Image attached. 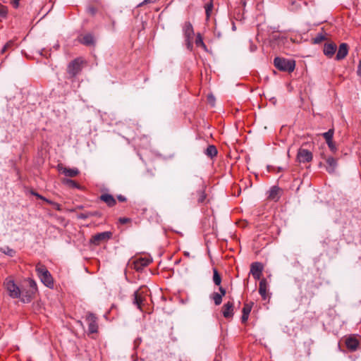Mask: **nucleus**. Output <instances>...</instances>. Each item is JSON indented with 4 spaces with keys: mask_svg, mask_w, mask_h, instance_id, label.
Listing matches in <instances>:
<instances>
[{
    "mask_svg": "<svg viewBox=\"0 0 361 361\" xmlns=\"http://www.w3.org/2000/svg\"><path fill=\"white\" fill-rule=\"evenodd\" d=\"M151 262L152 259L148 257H140L135 261V267L137 269H141L149 265Z\"/></svg>",
    "mask_w": 361,
    "mask_h": 361,
    "instance_id": "15",
    "label": "nucleus"
},
{
    "mask_svg": "<svg viewBox=\"0 0 361 361\" xmlns=\"http://www.w3.org/2000/svg\"><path fill=\"white\" fill-rule=\"evenodd\" d=\"M7 11L5 8L0 9V16L4 17L6 16Z\"/></svg>",
    "mask_w": 361,
    "mask_h": 361,
    "instance_id": "42",
    "label": "nucleus"
},
{
    "mask_svg": "<svg viewBox=\"0 0 361 361\" xmlns=\"http://www.w3.org/2000/svg\"><path fill=\"white\" fill-rule=\"evenodd\" d=\"M35 293L30 290L29 288H23L20 289V295L18 298L23 302L28 303L31 301Z\"/></svg>",
    "mask_w": 361,
    "mask_h": 361,
    "instance_id": "8",
    "label": "nucleus"
},
{
    "mask_svg": "<svg viewBox=\"0 0 361 361\" xmlns=\"http://www.w3.org/2000/svg\"><path fill=\"white\" fill-rule=\"evenodd\" d=\"M111 235L112 233L110 231L99 233L92 237L90 243L94 245H99L100 243L109 240Z\"/></svg>",
    "mask_w": 361,
    "mask_h": 361,
    "instance_id": "4",
    "label": "nucleus"
},
{
    "mask_svg": "<svg viewBox=\"0 0 361 361\" xmlns=\"http://www.w3.org/2000/svg\"><path fill=\"white\" fill-rule=\"evenodd\" d=\"M326 161L327 164L326 171L329 173H334L338 165L337 160L332 157H329L326 158Z\"/></svg>",
    "mask_w": 361,
    "mask_h": 361,
    "instance_id": "13",
    "label": "nucleus"
},
{
    "mask_svg": "<svg viewBox=\"0 0 361 361\" xmlns=\"http://www.w3.org/2000/svg\"><path fill=\"white\" fill-rule=\"evenodd\" d=\"M334 130L333 128L329 129L327 132H325L322 134L323 137L325 139L326 142H331L333 140Z\"/></svg>",
    "mask_w": 361,
    "mask_h": 361,
    "instance_id": "24",
    "label": "nucleus"
},
{
    "mask_svg": "<svg viewBox=\"0 0 361 361\" xmlns=\"http://www.w3.org/2000/svg\"><path fill=\"white\" fill-rule=\"evenodd\" d=\"M35 270L41 282L45 286L48 288H52L54 286L53 278L44 265L42 264L41 263L37 264Z\"/></svg>",
    "mask_w": 361,
    "mask_h": 361,
    "instance_id": "1",
    "label": "nucleus"
},
{
    "mask_svg": "<svg viewBox=\"0 0 361 361\" xmlns=\"http://www.w3.org/2000/svg\"><path fill=\"white\" fill-rule=\"evenodd\" d=\"M0 251L10 257H13L16 253V251L9 247H1L0 248Z\"/></svg>",
    "mask_w": 361,
    "mask_h": 361,
    "instance_id": "27",
    "label": "nucleus"
},
{
    "mask_svg": "<svg viewBox=\"0 0 361 361\" xmlns=\"http://www.w3.org/2000/svg\"><path fill=\"white\" fill-rule=\"evenodd\" d=\"M248 317H249V314H244V313H243V315H242V322H247V320L248 319Z\"/></svg>",
    "mask_w": 361,
    "mask_h": 361,
    "instance_id": "43",
    "label": "nucleus"
},
{
    "mask_svg": "<svg viewBox=\"0 0 361 361\" xmlns=\"http://www.w3.org/2000/svg\"><path fill=\"white\" fill-rule=\"evenodd\" d=\"M183 31H184L185 37L188 39L192 38V36L194 35V31H193V28H192V26L190 23H188V22L185 23L184 27H183Z\"/></svg>",
    "mask_w": 361,
    "mask_h": 361,
    "instance_id": "18",
    "label": "nucleus"
},
{
    "mask_svg": "<svg viewBox=\"0 0 361 361\" xmlns=\"http://www.w3.org/2000/svg\"><path fill=\"white\" fill-rule=\"evenodd\" d=\"M28 285H29L28 288H30V290H31L32 292L36 293L37 290L36 282L34 280H32V279H29L28 280Z\"/></svg>",
    "mask_w": 361,
    "mask_h": 361,
    "instance_id": "30",
    "label": "nucleus"
},
{
    "mask_svg": "<svg viewBox=\"0 0 361 361\" xmlns=\"http://www.w3.org/2000/svg\"><path fill=\"white\" fill-rule=\"evenodd\" d=\"M206 199V195L203 190H201L199 193L198 202L202 203Z\"/></svg>",
    "mask_w": 361,
    "mask_h": 361,
    "instance_id": "34",
    "label": "nucleus"
},
{
    "mask_svg": "<svg viewBox=\"0 0 361 361\" xmlns=\"http://www.w3.org/2000/svg\"><path fill=\"white\" fill-rule=\"evenodd\" d=\"M120 221L123 224H126L128 221V219H126V218L121 219Z\"/></svg>",
    "mask_w": 361,
    "mask_h": 361,
    "instance_id": "49",
    "label": "nucleus"
},
{
    "mask_svg": "<svg viewBox=\"0 0 361 361\" xmlns=\"http://www.w3.org/2000/svg\"><path fill=\"white\" fill-rule=\"evenodd\" d=\"M324 39H325V37L322 34H319L314 38V42L319 43V42H322L323 40H324Z\"/></svg>",
    "mask_w": 361,
    "mask_h": 361,
    "instance_id": "36",
    "label": "nucleus"
},
{
    "mask_svg": "<svg viewBox=\"0 0 361 361\" xmlns=\"http://www.w3.org/2000/svg\"><path fill=\"white\" fill-rule=\"evenodd\" d=\"M86 321L88 324V330L91 334L97 332L98 325L97 319L92 313H89L86 317Z\"/></svg>",
    "mask_w": 361,
    "mask_h": 361,
    "instance_id": "7",
    "label": "nucleus"
},
{
    "mask_svg": "<svg viewBox=\"0 0 361 361\" xmlns=\"http://www.w3.org/2000/svg\"><path fill=\"white\" fill-rule=\"evenodd\" d=\"M13 44V42L11 41L7 42L4 46V47L2 48L1 49V53H4L7 49H8L9 47H11V45Z\"/></svg>",
    "mask_w": 361,
    "mask_h": 361,
    "instance_id": "38",
    "label": "nucleus"
},
{
    "mask_svg": "<svg viewBox=\"0 0 361 361\" xmlns=\"http://www.w3.org/2000/svg\"><path fill=\"white\" fill-rule=\"evenodd\" d=\"M213 9V4L212 3L207 4L205 6V12L207 17L209 18L210 16V13L212 12Z\"/></svg>",
    "mask_w": 361,
    "mask_h": 361,
    "instance_id": "31",
    "label": "nucleus"
},
{
    "mask_svg": "<svg viewBox=\"0 0 361 361\" xmlns=\"http://www.w3.org/2000/svg\"><path fill=\"white\" fill-rule=\"evenodd\" d=\"M157 0H144L140 4V6L141 5H143V4H148V3H154Z\"/></svg>",
    "mask_w": 361,
    "mask_h": 361,
    "instance_id": "44",
    "label": "nucleus"
},
{
    "mask_svg": "<svg viewBox=\"0 0 361 361\" xmlns=\"http://www.w3.org/2000/svg\"><path fill=\"white\" fill-rule=\"evenodd\" d=\"M223 315L225 318H231L233 315V303L228 302L223 306Z\"/></svg>",
    "mask_w": 361,
    "mask_h": 361,
    "instance_id": "11",
    "label": "nucleus"
},
{
    "mask_svg": "<svg viewBox=\"0 0 361 361\" xmlns=\"http://www.w3.org/2000/svg\"><path fill=\"white\" fill-rule=\"evenodd\" d=\"M357 73L359 76L361 77V60L360 61L357 66Z\"/></svg>",
    "mask_w": 361,
    "mask_h": 361,
    "instance_id": "41",
    "label": "nucleus"
},
{
    "mask_svg": "<svg viewBox=\"0 0 361 361\" xmlns=\"http://www.w3.org/2000/svg\"><path fill=\"white\" fill-rule=\"evenodd\" d=\"M185 255H186V256H189V252H185Z\"/></svg>",
    "mask_w": 361,
    "mask_h": 361,
    "instance_id": "52",
    "label": "nucleus"
},
{
    "mask_svg": "<svg viewBox=\"0 0 361 361\" xmlns=\"http://www.w3.org/2000/svg\"><path fill=\"white\" fill-rule=\"evenodd\" d=\"M256 49H257L256 46H255V45H251V47H250V49H251V51H255V50H256Z\"/></svg>",
    "mask_w": 361,
    "mask_h": 361,
    "instance_id": "51",
    "label": "nucleus"
},
{
    "mask_svg": "<svg viewBox=\"0 0 361 361\" xmlns=\"http://www.w3.org/2000/svg\"><path fill=\"white\" fill-rule=\"evenodd\" d=\"M345 344L348 349L355 350L357 348L358 341L354 338H348L346 339Z\"/></svg>",
    "mask_w": 361,
    "mask_h": 361,
    "instance_id": "20",
    "label": "nucleus"
},
{
    "mask_svg": "<svg viewBox=\"0 0 361 361\" xmlns=\"http://www.w3.org/2000/svg\"><path fill=\"white\" fill-rule=\"evenodd\" d=\"M336 51V45L333 43L325 44L324 54L329 58H331Z\"/></svg>",
    "mask_w": 361,
    "mask_h": 361,
    "instance_id": "14",
    "label": "nucleus"
},
{
    "mask_svg": "<svg viewBox=\"0 0 361 361\" xmlns=\"http://www.w3.org/2000/svg\"><path fill=\"white\" fill-rule=\"evenodd\" d=\"M80 42L85 45H92L94 42V36L92 34H87L80 39Z\"/></svg>",
    "mask_w": 361,
    "mask_h": 361,
    "instance_id": "19",
    "label": "nucleus"
},
{
    "mask_svg": "<svg viewBox=\"0 0 361 361\" xmlns=\"http://www.w3.org/2000/svg\"><path fill=\"white\" fill-rule=\"evenodd\" d=\"M118 199L120 201H121V202H123V201H125V200H126V197H123V196H122V195H118Z\"/></svg>",
    "mask_w": 361,
    "mask_h": 361,
    "instance_id": "48",
    "label": "nucleus"
},
{
    "mask_svg": "<svg viewBox=\"0 0 361 361\" xmlns=\"http://www.w3.org/2000/svg\"><path fill=\"white\" fill-rule=\"evenodd\" d=\"M328 147L332 152H336L337 150V147L336 144L331 140V142H326Z\"/></svg>",
    "mask_w": 361,
    "mask_h": 361,
    "instance_id": "33",
    "label": "nucleus"
},
{
    "mask_svg": "<svg viewBox=\"0 0 361 361\" xmlns=\"http://www.w3.org/2000/svg\"><path fill=\"white\" fill-rule=\"evenodd\" d=\"M274 63L279 70L289 73L293 71L295 67V61L280 57H276Z\"/></svg>",
    "mask_w": 361,
    "mask_h": 361,
    "instance_id": "2",
    "label": "nucleus"
},
{
    "mask_svg": "<svg viewBox=\"0 0 361 361\" xmlns=\"http://www.w3.org/2000/svg\"><path fill=\"white\" fill-rule=\"evenodd\" d=\"M195 44L197 46H202V47H205V45L203 42V39L200 34H198L196 37Z\"/></svg>",
    "mask_w": 361,
    "mask_h": 361,
    "instance_id": "32",
    "label": "nucleus"
},
{
    "mask_svg": "<svg viewBox=\"0 0 361 361\" xmlns=\"http://www.w3.org/2000/svg\"><path fill=\"white\" fill-rule=\"evenodd\" d=\"M213 281L215 285L220 286L221 278L216 269H213Z\"/></svg>",
    "mask_w": 361,
    "mask_h": 361,
    "instance_id": "23",
    "label": "nucleus"
},
{
    "mask_svg": "<svg viewBox=\"0 0 361 361\" xmlns=\"http://www.w3.org/2000/svg\"><path fill=\"white\" fill-rule=\"evenodd\" d=\"M134 303L137 306V308L141 310V305L142 303V298L140 295L138 291L134 293Z\"/></svg>",
    "mask_w": 361,
    "mask_h": 361,
    "instance_id": "25",
    "label": "nucleus"
},
{
    "mask_svg": "<svg viewBox=\"0 0 361 361\" xmlns=\"http://www.w3.org/2000/svg\"><path fill=\"white\" fill-rule=\"evenodd\" d=\"M212 298L216 305H220L222 302V295H220L219 293H214Z\"/></svg>",
    "mask_w": 361,
    "mask_h": 361,
    "instance_id": "28",
    "label": "nucleus"
},
{
    "mask_svg": "<svg viewBox=\"0 0 361 361\" xmlns=\"http://www.w3.org/2000/svg\"><path fill=\"white\" fill-rule=\"evenodd\" d=\"M50 204H53L58 210H60V205L59 204L54 203L53 202H51Z\"/></svg>",
    "mask_w": 361,
    "mask_h": 361,
    "instance_id": "46",
    "label": "nucleus"
},
{
    "mask_svg": "<svg viewBox=\"0 0 361 361\" xmlns=\"http://www.w3.org/2000/svg\"><path fill=\"white\" fill-rule=\"evenodd\" d=\"M11 3L14 8H18L19 6V0H11Z\"/></svg>",
    "mask_w": 361,
    "mask_h": 361,
    "instance_id": "40",
    "label": "nucleus"
},
{
    "mask_svg": "<svg viewBox=\"0 0 361 361\" xmlns=\"http://www.w3.org/2000/svg\"><path fill=\"white\" fill-rule=\"evenodd\" d=\"M88 13H90L92 15H94L96 13V9L94 7H89L87 8Z\"/></svg>",
    "mask_w": 361,
    "mask_h": 361,
    "instance_id": "39",
    "label": "nucleus"
},
{
    "mask_svg": "<svg viewBox=\"0 0 361 361\" xmlns=\"http://www.w3.org/2000/svg\"><path fill=\"white\" fill-rule=\"evenodd\" d=\"M279 188L276 186L272 187L269 193V198L270 200L277 201L279 200Z\"/></svg>",
    "mask_w": 361,
    "mask_h": 361,
    "instance_id": "21",
    "label": "nucleus"
},
{
    "mask_svg": "<svg viewBox=\"0 0 361 361\" xmlns=\"http://www.w3.org/2000/svg\"><path fill=\"white\" fill-rule=\"evenodd\" d=\"M101 200L104 201L109 207H112L116 204V200L111 195L103 194L100 197Z\"/></svg>",
    "mask_w": 361,
    "mask_h": 361,
    "instance_id": "17",
    "label": "nucleus"
},
{
    "mask_svg": "<svg viewBox=\"0 0 361 361\" xmlns=\"http://www.w3.org/2000/svg\"><path fill=\"white\" fill-rule=\"evenodd\" d=\"M82 63V60L80 59H76L73 61L68 66V74L74 77L78 75L81 71V65Z\"/></svg>",
    "mask_w": 361,
    "mask_h": 361,
    "instance_id": "5",
    "label": "nucleus"
},
{
    "mask_svg": "<svg viewBox=\"0 0 361 361\" xmlns=\"http://www.w3.org/2000/svg\"><path fill=\"white\" fill-rule=\"evenodd\" d=\"M63 183L64 184L71 187V188H79L78 184L75 181H74V180H73L71 179L64 178L63 180Z\"/></svg>",
    "mask_w": 361,
    "mask_h": 361,
    "instance_id": "29",
    "label": "nucleus"
},
{
    "mask_svg": "<svg viewBox=\"0 0 361 361\" xmlns=\"http://www.w3.org/2000/svg\"><path fill=\"white\" fill-rule=\"evenodd\" d=\"M312 153L308 149L300 148L297 154V160L300 163L310 162L312 160Z\"/></svg>",
    "mask_w": 361,
    "mask_h": 361,
    "instance_id": "6",
    "label": "nucleus"
},
{
    "mask_svg": "<svg viewBox=\"0 0 361 361\" xmlns=\"http://www.w3.org/2000/svg\"><path fill=\"white\" fill-rule=\"evenodd\" d=\"M267 281L265 279H262L259 281V293L264 300L267 299Z\"/></svg>",
    "mask_w": 361,
    "mask_h": 361,
    "instance_id": "16",
    "label": "nucleus"
},
{
    "mask_svg": "<svg viewBox=\"0 0 361 361\" xmlns=\"http://www.w3.org/2000/svg\"><path fill=\"white\" fill-rule=\"evenodd\" d=\"M97 215H98L97 212H87L81 213V214H78V219H86L90 216H97Z\"/></svg>",
    "mask_w": 361,
    "mask_h": 361,
    "instance_id": "26",
    "label": "nucleus"
},
{
    "mask_svg": "<svg viewBox=\"0 0 361 361\" xmlns=\"http://www.w3.org/2000/svg\"><path fill=\"white\" fill-rule=\"evenodd\" d=\"M205 154L212 158L215 157L217 154V149L215 146L214 145H209L207 148L206 149Z\"/></svg>",
    "mask_w": 361,
    "mask_h": 361,
    "instance_id": "22",
    "label": "nucleus"
},
{
    "mask_svg": "<svg viewBox=\"0 0 361 361\" xmlns=\"http://www.w3.org/2000/svg\"><path fill=\"white\" fill-rule=\"evenodd\" d=\"M219 291H220V295H222V297L226 295V290L222 288V287H219Z\"/></svg>",
    "mask_w": 361,
    "mask_h": 361,
    "instance_id": "45",
    "label": "nucleus"
},
{
    "mask_svg": "<svg viewBox=\"0 0 361 361\" xmlns=\"http://www.w3.org/2000/svg\"><path fill=\"white\" fill-rule=\"evenodd\" d=\"M31 193H32L33 195L36 196L37 197H38V198H39V199H41V200H43L44 201L47 202H48V203H51V201H50V200H47V198H45V197H42V195H40L39 194H38V193H37V192H33V191H32Z\"/></svg>",
    "mask_w": 361,
    "mask_h": 361,
    "instance_id": "37",
    "label": "nucleus"
},
{
    "mask_svg": "<svg viewBox=\"0 0 361 361\" xmlns=\"http://www.w3.org/2000/svg\"><path fill=\"white\" fill-rule=\"evenodd\" d=\"M295 4H297V5H296L295 8H291L292 10H293V9H297L298 7H300V6H298V4H297V3H296V2H295V1H293V2H292V5L293 6V5H295Z\"/></svg>",
    "mask_w": 361,
    "mask_h": 361,
    "instance_id": "50",
    "label": "nucleus"
},
{
    "mask_svg": "<svg viewBox=\"0 0 361 361\" xmlns=\"http://www.w3.org/2000/svg\"><path fill=\"white\" fill-rule=\"evenodd\" d=\"M58 169L60 172L68 177H75L79 174V170L76 168L68 169L63 167L61 164L58 165Z\"/></svg>",
    "mask_w": 361,
    "mask_h": 361,
    "instance_id": "10",
    "label": "nucleus"
},
{
    "mask_svg": "<svg viewBox=\"0 0 361 361\" xmlns=\"http://www.w3.org/2000/svg\"><path fill=\"white\" fill-rule=\"evenodd\" d=\"M263 266L259 262L252 263L250 268V273L256 280H259L262 276Z\"/></svg>",
    "mask_w": 361,
    "mask_h": 361,
    "instance_id": "9",
    "label": "nucleus"
},
{
    "mask_svg": "<svg viewBox=\"0 0 361 361\" xmlns=\"http://www.w3.org/2000/svg\"><path fill=\"white\" fill-rule=\"evenodd\" d=\"M5 286L10 297L12 298H18L20 297V289L13 280L7 279L5 282Z\"/></svg>",
    "mask_w": 361,
    "mask_h": 361,
    "instance_id": "3",
    "label": "nucleus"
},
{
    "mask_svg": "<svg viewBox=\"0 0 361 361\" xmlns=\"http://www.w3.org/2000/svg\"><path fill=\"white\" fill-rule=\"evenodd\" d=\"M196 179H197V182L199 184L202 185V186L203 187V181L202 180V178L197 177Z\"/></svg>",
    "mask_w": 361,
    "mask_h": 361,
    "instance_id": "47",
    "label": "nucleus"
},
{
    "mask_svg": "<svg viewBox=\"0 0 361 361\" xmlns=\"http://www.w3.org/2000/svg\"><path fill=\"white\" fill-rule=\"evenodd\" d=\"M251 306L246 304L245 305L244 307L243 308V313H244V314H250V312H251Z\"/></svg>",
    "mask_w": 361,
    "mask_h": 361,
    "instance_id": "35",
    "label": "nucleus"
},
{
    "mask_svg": "<svg viewBox=\"0 0 361 361\" xmlns=\"http://www.w3.org/2000/svg\"><path fill=\"white\" fill-rule=\"evenodd\" d=\"M348 45L345 43H342L338 48L337 51L336 59L338 61L343 59L348 54Z\"/></svg>",
    "mask_w": 361,
    "mask_h": 361,
    "instance_id": "12",
    "label": "nucleus"
}]
</instances>
